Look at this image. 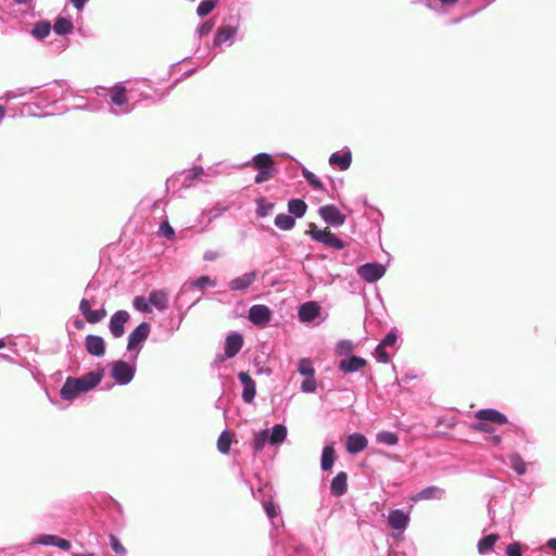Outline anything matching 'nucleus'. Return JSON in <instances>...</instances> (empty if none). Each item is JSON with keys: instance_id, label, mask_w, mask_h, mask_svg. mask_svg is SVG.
Returning a JSON list of instances; mask_svg holds the SVG:
<instances>
[{"instance_id": "43", "label": "nucleus", "mask_w": 556, "mask_h": 556, "mask_svg": "<svg viewBox=\"0 0 556 556\" xmlns=\"http://www.w3.org/2000/svg\"><path fill=\"white\" fill-rule=\"evenodd\" d=\"M376 439H377V442L389 445V446L395 445L399 442L397 434L395 432H391V431H381V432L377 433Z\"/></svg>"}, {"instance_id": "48", "label": "nucleus", "mask_w": 556, "mask_h": 556, "mask_svg": "<svg viewBox=\"0 0 556 556\" xmlns=\"http://www.w3.org/2000/svg\"><path fill=\"white\" fill-rule=\"evenodd\" d=\"M110 546L116 554L121 556H125L127 554V549L124 547L119 539L115 534H110Z\"/></svg>"}, {"instance_id": "26", "label": "nucleus", "mask_w": 556, "mask_h": 556, "mask_svg": "<svg viewBox=\"0 0 556 556\" xmlns=\"http://www.w3.org/2000/svg\"><path fill=\"white\" fill-rule=\"evenodd\" d=\"M271 556H305L303 546H286L281 542H276L273 547Z\"/></svg>"}, {"instance_id": "53", "label": "nucleus", "mask_w": 556, "mask_h": 556, "mask_svg": "<svg viewBox=\"0 0 556 556\" xmlns=\"http://www.w3.org/2000/svg\"><path fill=\"white\" fill-rule=\"evenodd\" d=\"M214 28V23L212 21H205L198 25L197 34L200 37L207 36Z\"/></svg>"}, {"instance_id": "34", "label": "nucleus", "mask_w": 556, "mask_h": 556, "mask_svg": "<svg viewBox=\"0 0 556 556\" xmlns=\"http://www.w3.org/2000/svg\"><path fill=\"white\" fill-rule=\"evenodd\" d=\"M498 540L497 534H488L481 538L477 544L478 553L480 555H485L493 549L496 541Z\"/></svg>"}, {"instance_id": "41", "label": "nucleus", "mask_w": 556, "mask_h": 556, "mask_svg": "<svg viewBox=\"0 0 556 556\" xmlns=\"http://www.w3.org/2000/svg\"><path fill=\"white\" fill-rule=\"evenodd\" d=\"M302 175L305 178L306 182L313 187V189L323 191L324 190V184L323 181L311 170L307 168L302 169Z\"/></svg>"}, {"instance_id": "52", "label": "nucleus", "mask_w": 556, "mask_h": 556, "mask_svg": "<svg viewBox=\"0 0 556 556\" xmlns=\"http://www.w3.org/2000/svg\"><path fill=\"white\" fill-rule=\"evenodd\" d=\"M263 507H264V510H265L267 517L271 521H274V519L278 517L279 511L273 502H270V501L264 502Z\"/></svg>"}, {"instance_id": "29", "label": "nucleus", "mask_w": 556, "mask_h": 556, "mask_svg": "<svg viewBox=\"0 0 556 556\" xmlns=\"http://www.w3.org/2000/svg\"><path fill=\"white\" fill-rule=\"evenodd\" d=\"M110 100L113 104L122 108H126L122 111V113H129L134 110V105H128V98L125 94V87H116L115 90L110 94Z\"/></svg>"}, {"instance_id": "5", "label": "nucleus", "mask_w": 556, "mask_h": 556, "mask_svg": "<svg viewBox=\"0 0 556 556\" xmlns=\"http://www.w3.org/2000/svg\"><path fill=\"white\" fill-rule=\"evenodd\" d=\"M240 20V15H230L227 18V23L217 28L213 38L212 48H220L225 43L231 46L239 30Z\"/></svg>"}, {"instance_id": "12", "label": "nucleus", "mask_w": 556, "mask_h": 556, "mask_svg": "<svg viewBox=\"0 0 556 556\" xmlns=\"http://www.w3.org/2000/svg\"><path fill=\"white\" fill-rule=\"evenodd\" d=\"M79 312L89 324H98L106 316V309L102 305L98 309L91 308V301L83 298L79 302Z\"/></svg>"}, {"instance_id": "22", "label": "nucleus", "mask_w": 556, "mask_h": 556, "mask_svg": "<svg viewBox=\"0 0 556 556\" xmlns=\"http://www.w3.org/2000/svg\"><path fill=\"white\" fill-rule=\"evenodd\" d=\"M243 346V336L239 332H231L225 340L224 351L226 356L235 357Z\"/></svg>"}, {"instance_id": "64", "label": "nucleus", "mask_w": 556, "mask_h": 556, "mask_svg": "<svg viewBox=\"0 0 556 556\" xmlns=\"http://www.w3.org/2000/svg\"><path fill=\"white\" fill-rule=\"evenodd\" d=\"M227 358H230L229 356H226V352L224 351V354H217L216 357H215V362L216 363H223L224 361H226Z\"/></svg>"}, {"instance_id": "51", "label": "nucleus", "mask_w": 556, "mask_h": 556, "mask_svg": "<svg viewBox=\"0 0 556 556\" xmlns=\"http://www.w3.org/2000/svg\"><path fill=\"white\" fill-rule=\"evenodd\" d=\"M375 353H376L377 361L379 363L387 364L390 362V355L386 351V346H383V344H380V343L377 344V346L375 349Z\"/></svg>"}, {"instance_id": "3", "label": "nucleus", "mask_w": 556, "mask_h": 556, "mask_svg": "<svg viewBox=\"0 0 556 556\" xmlns=\"http://www.w3.org/2000/svg\"><path fill=\"white\" fill-rule=\"evenodd\" d=\"M288 429L283 424H276L271 429L260 430L254 433L252 441L253 454H260L266 444L278 446L287 440Z\"/></svg>"}, {"instance_id": "33", "label": "nucleus", "mask_w": 556, "mask_h": 556, "mask_svg": "<svg viewBox=\"0 0 556 556\" xmlns=\"http://www.w3.org/2000/svg\"><path fill=\"white\" fill-rule=\"evenodd\" d=\"M51 29V23L47 20H41L34 24L30 33L36 39L42 40L50 35Z\"/></svg>"}, {"instance_id": "37", "label": "nucleus", "mask_w": 556, "mask_h": 556, "mask_svg": "<svg viewBox=\"0 0 556 556\" xmlns=\"http://www.w3.org/2000/svg\"><path fill=\"white\" fill-rule=\"evenodd\" d=\"M329 232L330 230L327 228L319 229L315 224H311L309 229L305 233L308 235L312 240L325 244Z\"/></svg>"}, {"instance_id": "62", "label": "nucleus", "mask_w": 556, "mask_h": 556, "mask_svg": "<svg viewBox=\"0 0 556 556\" xmlns=\"http://www.w3.org/2000/svg\"><path fill=\"white\" fill-rule=\"evenodd\" d=\"M489 441L495 445V446H498L501 443H502V437L498 435V434H494V435H491Z\"/></svg>"}, {"instance_id": "54", "label": "nucleus", "mask_w": 556, "mask_h": 556, "mask_svg": "<svg viewBox=\"0 0 556 556\" xmlns=\"http://www.w3.org/2000/svg\"><path fill=\"white\" fill-rule=\"evenodd\" d=\"M507 556H522L521 544L518 542H514L509 544L506 548Z\"/></svg>"}, {"instance_id": "50", "label": "nucleus", "mask_w": 556, "mask_h": 556, "mask_svg": "<svg viewBox=\"0 0 556 556\" xmlns=\"http://www.w3.org/2000/svg\"><path fill=\"white\" fill-rule=\"evenodd\" d=\"M40 87H24V88H18L17 89V92H13V91H9L7 94H5V99L7 100H10V99H14L16 97H24L28 93H33L35 90L39 89Z\"/></svg>"}, {"instance_id": "16", "label": "nucleus", "mask_w": 556, "mask_h": 556, "mask_svg": "<svg viewBox=\"0 0 556 556\" xmlns=\"http://www.w3.org/2000/svg\"><path fill=\"white\" fill-rule=\"evenodd\" d=\"M85 346L87 352L96 357H101L105 354V341L101 336L88 334L85 339Z\"/></svg>"}, {"instance_id": "63", "label": "nucleus", "mask_w": 556, "mask_h": 556, "mask_svg": "<svg viewBox=\"0 0 556 556\" xmlns=\"http://www.w3.org/2000/svg\"><path fill=\"white\" fill-rule=\"evenodd\" d=\"M546 546L553 551H556V538L547 540Z\"/></svg>"}, {"instance_id": "21", "label": "nucleus", "mask_w": 556, "mask_h": 556, "mask_svg": "<svg viewBox=\"0 0 556 556\" xmlns=\"http://www.w3.org/2000/svg\"><path fill=\"white\" fill-rule=\"evenodd\" d=\"M215 286L216 281L214 279H212L210 276L203 275L188 283H184L178 296L193 289L203 291L206 288H214Z\"/></svg>"}, {"instance_id": "24", "label": "nucleus", "mask_w": 556, "mask_h": 556, "mask_svg": "<svg viewBox=\"0 0 556 556\" xmlns=\"http://www.w3.org/2000/svg\"><path fill=\"white\" fill-rule=\"evenodd\" d=\"M348 491V475L344 471L338 472L330 482V493L340 497Z\"/></svg>"}, {"instance_id": "27", "label": "nucleus", "mask_w": 556, "mask_h": 556, "mask_svg": "<svg viewBox=\"0 0 556 556\" xmlns=\"http://www.w3.org/2000/svg\"><path fill=\"white\" fill-rule=\"evenodd\" d=\"M151 307L164 312L168 307V294L164 290H153L149 293Z\"/></svg>"}, {"instance_id": "38", "label": "nucleus", "mask_w": 556, "mask_h": 556, "mask_svg": "<svg viewBox=\"0 0 556 556\" xmlns=\"http://www.w3.org/2000/svg\"><path fill=\"white\" fill-rule=\"evenodd\" d=\"M509 463L511 469L519 476H522L527 471V464L523 458L518 454L514 453L509 456Z\"/></svg>"}, {"instance_id": "35", "label": "nucleus", "mask_w": 556, "mask_h": 556, "mask_svg": "<svg viewBox=\"0 0 556 556\" xmlns=\"http://www.w3.org/2000/svg\"><path fill=\"white\" fill-rule=\"evenodd\" d=\"M275 226L283 231H289L295 226V218L291 215L280 213L274 219Z\"/></svg>"}, {"instance_id": "32", "label": "nucleus", "mask_w": 556, "mask_h": 556, "mask_svg": "<svg viewBox=\"0 0 556 556\" xmlns=\"http://www.w3.org/2000/svg\"><path fill=\"white\" fill-rule=\"evenodd\" d=\"M307 211V204L302 199H290L288 201V212L291 216L302 218Z\"/></svg>"}, {"instance_id": "56", "label": "nucleus", "mask_w": 556, "mask_h": 556, "mask_svg": "<svg viewBox=\"0 0 556 556\" xmlns=\"http://www.w3.org/2000/svg\"><path fill=\"white\" fill-rule=\"evenodd\" d=\"M472 428L477 431L483 432V433H493L494 428L486 424L485 421H479L472 426Z\"/></svg>"}, {"instance_id": "47", "label": "nucleus", "mask_w": 556, "mask_h": 556, "mask_svg": "<svg viewBox=\"0 0 556 556\" xmlns=\"http://www.w3.org/2000/svg\"><path fill=\"white\" fill-rule=\"evenodd\" d=\"M325 245L332 248L334 250H343L345 248V242L338 238L331 231L329 232Z\"/></svg>"}, {"instance_id": "13", "label": "nucleus", "mask_w": 556, "mask_h": 556, "mask_svg": "<svg viewBox=\"0 0 556 556\" xmlns=\"http://www.w3.org/2000/svg\"><path fill=\"white\" fill-rule=\"evenodd\" d=\"M367 365V361L358 355H350L338 363V369L348 375L358 371Z\"/></svg>"}, {"instance_id": "58", "label": "nucleus", "mask_w": 556, "mask_h": 556, "mask_svg": "<svg viewBox=\"0 0 556 556\" xmlns=\"http://www.w3.org/2000/svg\"><path fill=\"white\" fill-rule=\"evenodd\" d=\"M72 544L68 540L58 536L55 541V547H59L62 551H68Z\"/></svg>"}, {"instance_id": "36", "label": "nucleus", "mask_w": 556, "mask_h": 556, "mask_svg": "<svg viewBox=\"0 0 556 556\" xmlns=\"http://www.w3.org/2000/svg\"><path fill=\"white\" fill-rule=\"evenodd\" d=\"M256 210L255 213L257 217H266L268 216L271 211L274 210V203L268 202L264 197H260L255 200Z\"/></svg>"}, {"instance_id": "20", "label": "nucleus", "mask_w": 556, "mask_h": 556, "mask_svg": "<svg viewBox=\"0 0 556 556\" xmlns=\"http://www.w3.org/2000/svg\"><path fill=\"white\" fill-rule=\"evenodd\" d=\"M445 496V490L438 485L427 486L412 496L414 502L442 500Z\"/></svg>"}, {"instance_id": "57", "label": "nucleus", "mask_w": 556, "mask_h": 556, "mask_svg": "<svg viewBox=\"0 0 556 556\" xmlns=\"http://www.w3.org/2000/svg\"><path fill=\"white\" fill-rule=\"evenodd\" d=\"M160 230L163 236L167 239H172L175 236L174 228L168 224V222H164L160 226Z\"/></svg>"}, {"instance_id": "42", "label": "nucleus", "mask_w": 556, "mask_h": 556, "mask_svg": "<svg viewBox=\"0 0 556 556\" xmlns=\"http://www.w3.org/2000/svg\"><path fill=\"white\" fill-rule=\"evenodd\" d=\"M298 372L305 377L315 376V368L309 358H301L298 363Z\"/></svg>"}, {"instance_id": "55", "label": "nucleus", "mask_w": 556, "mask_h": 556, "mask_svg": "<svg viewBox=\"0 0 556 556\" xmlns=\"http://www.w3.org/2000/svg\"><path fill=\"white\" fill-rule=\"evenodd\" d=\"M397 342V334L394 331H389L384 338L381 340L380 344L383 346H393Z\"/></svg>"}, {"instance_id": "61", "label": "nucleus", "mask_w": 556, "mask_h": 556, "mask_svg": "<svg viewBox=\"0 0 556 556\" xmlns=\"http://www.w3.org/2000/svg\"><path fill=\"white\" fill-rule=\"evenodd\" d=\"M88 0H71V2L73 3L74 8L77 9L78 11L83 10L86 5Z\"/></svg>"}, {"instance_id": "30", "label": "nucleus", "mask_w": 556, "mask_h": 556, "mask_svg": "<svg viewBox=\"0 0 556 556\" xmlns=\"http://www.w3.org/2000/svg\"><path fill=\"white\" fill-rule=\"evenodd\" d=\"M53 31L59 36H67L73 33L74 24L70 18L59 15L52 26Z\"/></svg>"}, {"instance_id": "4", "label": "nucleus", "mask_w": 556, "mask_h": 556, "mask_svg": "<svg viewBox=\"0 0 556 556\" xmlns=\"http://www.w3.org/2000/svg\"><path fill=\"white\" fill-rule=\"evenodd\" d=\"M250 164L257 169V174L254 177V182L257 185L269 180L278 173L271 155L265 152L255 154L251 161L245 163V165Z\"/></svg>"}, {"instance_id": "8", "label": "nucleus", "mask_w": 556, "mask_h": 556, "mask_svg": "<svg viewBox=\"0 0 556 556\" xmlns=\"http://www.w3.org/2000/svg\"><path fill=\"white\" fill-rule=\"evenodd\" d=\"M318 214L327 225L332 227H340L346 220V216L333 204L320 206Z\"/></svg>"}, {"instance_id": "18", "label": "nucleus", "mask_w": 556, "mask_h": 556, "mask_svg": "<svg viewBox=\"0 0 556 556\" xmlns=\"http://www.w3.org/2000/svg\"><path fill=\"white\" fill-rule=\"evenodd\" d=\"M331 166H337L340 170H346L352 164V152L349 148L331 153L328 160Z\"/></svg>"}, {"instance_id": "17", "label": "nucleus", "mask_w": 556, "mask_h": 556, "mask_svg": "<svg viewBox=\"0 0 556 556\" xmlns=\"http://www.w3.org/2000/svg\"><path fill=\"white\" fill-rule=\"evenodd\" d=\"M475 418L481 421H489L496 425H506L508 419L506 415L494 408H482L476 412Z\"/></svg>"}, {"instance_id": "25", "label": "nucleus", "mask_w": 556, "mask_h": 556, "mask_svg": "<svg viewBox=\"0 0 556 556\" xmlns=\"http://www.w3.org/2000/svg\"><path fill=\"white\" fill-rule=\"evenodd\" d=\"M256 279L255 271H249L240 277L233 278L229 281V289L231 291H245Z\"/></svg>"}, {"instance_id": "7", "label": "nucleus", "mask_w": 556, "mask_h": 556, "mask_svg": "<svg viewBox=\"0 0 556 556\" xmlns=\"http://www.w3.org/2000/svg\"><path fill=\"white\" fill-rule=\"evenodd\" d=\"M386 271V266L377 262L365 263L357 268V275L369 283L377 282L384 276Z\"/></svg>"}, {"instance_id": "49", "label": "nucleus", "mask_w": 556, "mask_h": 556, "mask_svg": "<svg viewBox=\"0 0 556 556\" xmlns=\"http://www.w3.org/2000/svg\"><path fill=\"white\" fill-rule=\"evenodd\" d=\"M317 384L315 377H305V379L301 383V391L304 393H314L316 391Z\"/></svg>"}, {"instance_id": "59", "label": "nucleus", "mask_w": 556, "mask_h": 556, "mask_svg": "<svg viewBox=\"0 0 556 556\" xmlns=\"http://www.w3.org/2000/svg\"><path fill=\"white\" fill-rule=\"evenodd\" d=\"M218 257V253L212 250H207L203 254V260L206 262H213Z\"/></svg>"}, {"instance_id": "19", "label": "nucleus", "mask_w": 556, "mask_h": 556, "mask_svg": "<svg viewBox=\"0 0 556 556\" xmlns=\"http://www.w3.org/2000/svg\"><path fill=\"white\" fill-rule=\"evenodd\" d=\"M389 526L396 531H403L409 523V515L402 509H392L388 516Z\"/></svg>"}, {"instance_id": "23", "label": "nucleus", "mask_w": 556, "mask_h": 556, "mask_svg": "<svg viewBox=\"0 0 556 556\" xmlns=\"http://www.w3.org/2000/svg\"><path fill=\"white\" fill-rule=\"evenodd\" d=\"M368 440L362 433H353L346 438V451L348 453L355 455L367 447Z\"/></svg>"}, {"instance_id": "40", "label": "nucleus", "mask_w": 556, "mask_h": 556, "mask_svg": "<svg viewBox=\"0 0 556 556\" xmlns=\"http://www.w3.org/2000/svg\"><path fill=\"white\" fill-rule=\"evenodd\" d=\"M232 438L229 431L224 430L217 440V448L222 454H228L230 451Z\"/></svg>"}, {"instance_id": "9", "label": "nucleus", "mask_w": 556, "mask_h": 556, "mask_svg": "<svg viewBox=\"0 0 556 556\" xmlns=\"http://www.w3.org/2000/svg\"><path fill=\"white\" fill-rule=\"evenodd\" d=\"M151 332V325L148 321L140 323L128 336L127 351H134L141 345Z\"/></svg>"}, {"instance_id": "11", "label": "nucleus", "mask_w": 556, "mask_h": 556, "mask_svg": "<svg viewBox=\"0 0 556 556\" xmlns=\"http://www.w3.org/2000/svg\"><path fill=\"white\" fill-rule=\"evenodd\" d=\"M129 318V313L124 309H119L111 316L109 329L113 338L118 339L124 336L125 325L128 323Z\"/></svg>"}, {"instance_id": "45", "label": "nucleus", "mask_w": 556, "mask_h": 556, "mask_svg": "<svg viewBox=\"0 0 556 556\" xmlns=\"http://www.w3.org/2000/svg\"><path fill=\"white\" fill-rule=\"evenodd\" d=\"M132 306L135 309H137L138 312H141V313L151 312L149 296L148 298L142 296V295L135 296V299L132 301Z\"/></svg>"}, {"instance_id": "14", "label": "nucleus", "mask_w": 556, "mask_h": 556, "mask_svg": "<svg viewBox=\"0 0 556 556\" xmlns=\"http://www.w3.org/2000/svg\"><path fill=\"white\" fill-rule=\"evenodd\" d=\"M238 379L243 387V391H242L243 402L251 403L255 399V395H256L255 381L250 376V374L247 371H240L238 374Z\"/></svg>"}, {"instance_id": "31", "label": "nucleus", "mask_w": 556, "mask_h": 556, "mask_svg": "<svg viewBox=\"0 0 556 556\" xmlns=\"http://www.w3.org/2000/svg\"><path fill=\"white\" fill-rule=\"evenodd\" d=\"M204 174V169L201 166H194L190 169L184 170L180 174L181 185L186 188L191 187L195 180H198Z\"/></svg>"}, {"instance_id": "15", "label": "nucleus", "mask_w": 556, "mask_h": 556, "mask_svg": "<svg viewBox=\"0 0 556 556\" xmlns=\"http://www.w3.org/2000/svg\"><path fill=\"white\" fill-rule=\"evenodd\" d=\"M321 307L315 301H308L300 305L298 311L299 319L303 323H311L320 315Z\"/></svg>"}, {"instance_id": "10", "label": "nucleus", "mask_w": 556, "mask_h": 556, "mask_svg": "<svg viewBox=\"0 0 556 556\" xmlns=\"http://www.w3.org/2000/svg\"><path fill=\"white\" fill-rule=\"evenodd\" d=\"M271 315V311L268 306L254 304L249 309L248 318L253 325L264 327L270 321Z\"/></svg>"}, {"instance_id": "2", "label": "nucleus", "mask_w": 556, "mask_h": 556, "mask_svg": "<svg viewBox=\"0 0 556 556\" xmlns=\"http://www.w3.org/2000/svg\"><path fill=\"white\" fill-rule=\"evenodd\" d=\"M70 92H72V89L65 79L53 80L52 83L46 84L41 91L36 92L33 99L37 100V102H30L26 108L46 109L64 100Z\"/></svg>"}, {"instance_id": "28", "label": "nucleus", "mask_w": 556, "mask_h": 556, "mask_svg": "<svg viewBox=\"0 0 556 556\" xmlns=\"http://www.w3.org/2000/svg\"><path fill=\"white\" fill-rule=\"evenodd\" d=\"M336 460L334 443L324 446L320 457V468L323 471H329L333 467Z\"/></svg>"}, {"instance_id": "46", "label": "nucleus", "mask_w": 556, "mask_h": 556, "mask_svg": "<svg viewBox=\"0 0 556 556\" xmlns=\"http://www.w3.org/2000/svg\"><path fill=\"white\" fill-rule=\"evenodd\" d=\"M56 538L58 535L54 534H40L33 540L31 544L55 546Z\"/></svg>"}, {"instance_id": "44", "label": "nucleus", "mask_w": 556, "mask_h": 556, "mask_svg": "<svg viewBox=\"0 0 556 556\" xmlns=\"http://www.w3.org/2000/svg\"><path fill=\"white\" fill-rule=\"evenodd\" d=\"M216 5L217 0H202L197 8L198 16L205 17L216 8Z\"/></svg>"}, {"instance_id": "39", "label": "nucleus", "mask_w": 556, "mask_h": 556, "mask_svg": "<svg viewBox=\"0 0 556 556\" xmlns=\"http://www.w3.org/2000/svg\"><path fill=\"white\" fill-rule=\"evenodd\" d=\"M354 350V344L351 340H346V339H342V340H339L337 343H336V346H334V352L337 355H340V356H350V355H353L352 352Z\"/></svg>"}, {"instance_id": "1", "label": "nucleus", "mask_w": 556, "mask_h": 556, "mask_svg": "<svg viewBox=\"0 0 556 556\" xmlns=\"http://www.w3.org/2000/svg\"><path fill=\"white\" fill-rule=\"evenodd\" d=\"M105 370L98 367L80 377L68 376L60 390V396L64 401H74L79 394L94 389L103 379Z\"/></svg>"}, {"instance_id": "6", "label": "nucleus", "mask_w": 556, "mask_h": 556, "mask_svg": "<svg viewBox=\"0 0 556 556\" xmlns=\"http://www.w3.org/2000/svg\"><path fill=\"white\" fill-rule=\"evenodd\" d=\"M138 353L139 351L135 354L132 364L123 359L111 363V376L118 386H127L135 378L137 369L135 361L138 357Z\"/></svg>"}, {"instance_id": "60", "label": "nucleus", "mask_w": 556, "mask_h": 556, "mask_svg": "<svg viewBox=\"0 0 556 556\" xmlns=\"http://www.w3.org/2000/svg\"><path fill=\"white\" fill-rule=\"evenodd\" d=\"M509 425V428H508V431L509 432H514L516 434H519V435H523L525 434V429L515 425V424H511V422H508Z\"/></svg>"}]
</instances>
